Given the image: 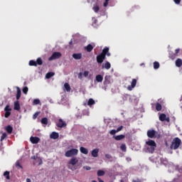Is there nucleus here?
Listing matches in <instances>:
<instances>
[{
  "label": "nucleus",
  "instance_id": "20e7f679",
  "mask_svg": "<svg viewBox=\"0 0 182 182\" xmlns=\"http://www.w3.org/2000/svg\"><path fill=\"white\" fill-rule=\"evenodd\" d=\"M62 56V53L60 52H55L52 55L48 58V60H55V59H59Z\"/></svg>",
  "mask_w": 182,
  "mask_h": 182
},
{
  "label": "nucleus",
  "instance_id": "2eb2a0df",
  "mask_svg": "<svg viewBox=\"0 0 182 182\" xmlns=\"http://www.w3.org/2000/svg\"><path fill=\"white\" fill-rule=\"evenodd\" d=\"M5 130L9 133V134H11L14 130V127L11 125H8L7 127H5Z\"/></svg>",
  "mask_w": 182,
  "mask_h": 182
},
{
  "label": "nucleus",
  "instance_id": "680f3d73",
  "mask_svg": "<svg viewBox=\"0 0 182 182\" xmlns=\"http://www.w3.org/2000/svg\"><path fill=\"white\" fill-rule=\"evenodd\" d=\"M73 41H72V40L69 42V45H73Z\"/></svg>",
  "mask_w": 182,
  "mask_h": 182
},
{
  "label": "nucleus",
  "instance_id": "58836bf2",
  "mask_svg": "<svg viewBox=\"0 0 182 182\" xmlns=\"http://www.w3.org/2000/svg\"><path fill=\"white\" fill-rule=\"evenodd\" d=\"M116 133H118L117 129H112V130L109 132V134H112V136H115L114 134H115Z\"/></svg>",
  "mask_w": 182,
  "mask_h": 182
},
{
  "label": "nucleus",
  "instance_id": "7ed1b4c3",
  "mask_svg": "<svg viewBox=\"0 0 182 182\" xmlns=\"http://www.w3.org/2000/svg\"><path fill=\"white\" fill-rule=\"evenodd\" d=\"M77 153H79V150L77 149H71L65 152V157H73V156H77Z\"/></svg>",
  "mask_w": 182,
  "mask_h": 182
},
{
  "label": "nucleus",
  "instance_id": "72a5a7b5",
  "mask_svg": "<svg viewBox=\"0 0 182 182\" xmlns=\"http://www.w3.org/2000/svg\"><path fill=\"white\" fill-rule=\"evenodd\" d=\"M160 68V63L159 62H154V69H159Z\"/></svg>",
  "mask_w": 182,
  "mask_h": 182
},
{
  "label": "nucleus",
  "instance_id": "de8ad7c7",
  "mask_svg": "<svg viewBox=\"0 0 182 182\" xmlns=\"http://www.w3.org/2000/svg\"><path fill=\"white\" fill-rule=\"evenodd\" d=\"M105 157H106V159H108V160H110V159H112V155H110L109 154H105Z\"/></svg>",
  "mask_w": 182,
  "mask_h": 182
},
{
  "label": "nucleus",
  "instance_id": "dca6fc26",
  "mask_svg": "<svg viewBox=\"0 0 182 182\" xmlns=\"http://www.w3.org/2000/svg\"><path fill=\"white\" fill-rule=\"evenodd\" d=\"M80 151H81V153H82V154H89V150H87V149L81 146L80 148Z\"/></svg>",
  "mask_w": 182,
  "mask_h": 182
},
{
  "label": "nucleus",
  "instance_id": "f8f14e48",
  "mask_svg": "<svg viewBox=\"0 0 182 182\" xmlns=\"http://www.w3.org/2000/svg\"><path fill=\"white\" fill-rule=\"evenodd\" d=\"M50 139H53V140H56V139H59V133L58 132H52L50 135Z\"/></svg>",
  "mask_w": 182,
  "mask_h": 182
},
{
  "label": "nucleus",
  "instance_id": "473e14b6",
  "mask_svg": "<svg viewBox=\"0 0 182 182\" xmlns=\"http://www.w3.org/2000/svg\"><path fill=\"white\" fill-rule=\"evenodd\" d=\"M29 65L30 66H37L36 61L33 60H30L29 61Z\"/></svg>",
  "mask_w": 182,
  "mask_h": 182
},
{
  "label": "nucleus",
  "instance_id": "7c9ffc66",
  "mask_svg": "<svg viewBox=\"0 0 182 182\" xmlns=\"http://www.w3.org/2000/svg\"><path fill=\"white\" fill-rule=\"evenodd\" d=\"M108 52H109V48L106 47L105 48L103 49L101 55H105V57L106 58V55Z\"/></svg>",
  "mask_w": 182,
  "mask_h": 182
},
{
  "label": "nucleus",
  "instance_id": "0e129e2a",
  "mask_svg": "<svg viewBox=\"0 0 182 182\" xmlns=\"http://www.w3.org/2000/svg\"><path fill=\"white\" fill-rule=\"evenodd\" d=\"M4 105V102L1 103V106H2Z\"/></svg>",
  "mask_w": 182,
  "mask_h": 182
},
{
  "label": "nucleus",
  "instance_id": "ddd939ff",
  "mask_svg": "<svg viewBox=\"0 0 182 182\" xmlns=\"http://www.w3.org/2000/svg\"><path fill=\"white\" fill-rule=\"evenodd\" d=\"M91 154L92 157H97L99 156V149H95L92 151Z\"/></svg>",
  "mask_w": 182,
  "mask_h": 182
},
{
  "label": "nucleus",
  "instance_id": "79ce46f5",
  "mask_svg": "<svg viewBox=\"0 0 182 182\" xmlns=\"http://www.w3.org/2000/svg\"><path fill=\"white\" fill-rule=\"evenodd\" d=\"M6 133H4L2 135H1V141H2L3 140H4L6 138Z\"/></svg>",
  "mask_w": 182,
  "mask_h": 182
},
{
  "label": "nucleus",
  "instance_id": "e433bc0d",
  "mask_svg": "<svg viewBox=\"0 0 182 182\" xmlns=\"http://www.w3.org/2000/svg\"><path fill=\"white\" fill-rule=\"evenodd\" d=\"M4 176H6V178L7 180H9V178H9V171H5L4 173Z\"/></svg>",
  "mask_w": 182,
  "mask_h": 182
},
{
  "label": "nucleus",
  "instance_id": "6e6d98bb",
  "mask_svg": "<svg viewBox=\"0 0 182 182\" xmlns=\"http://www.w3.org/2000/svg\"><path fill=\"white\" fill-rule=\"evenodd\" d=\"M165 120H166V122H168V123L170 122V118L169 117H167V118L166 117Z\"/></svg>",
  "mask_w": 182,
  "mask_h": 182
},
{
  "label": "nucleus",
  "instance_id": "39448f33",
  "mask_svg": "<svg viewBox=\"0 0 182 182\" xmlns=\"http://www.w3.org/2000/svg\"><path fill=\"white\" fill-rule=\"evenodd\" d=\"M157 134V132L154 129H149L147 131V136L149 139H154L156 137V134Z\"/></svg>",
  "mask_w": 182,
  "mask_h": 182
},
{
  "label": "nucleus",
  "instance_id": "393cba45",
  "mask_svg": "<svg viewBox=\"0 0 182 182\" xmlns=\"http://www.w3.org/2000/svg\"><path fill=\"white\" fill-rule=\"evenodd\" d=\"M53 76H55V73H48L46 75V79H50V77H52Z\"/></svg>",
  "mask_w": 182,
  "mask_h": 182
},
{
  "label": "nucleus",
  "instance_id": "1a4fd4ad",
  "mask_svg": "<svg viewBox=\"0 0 182 182\" xmlns=\"http://www.w3.org/2000/svg\"><path fill=\"white\" fill-rule=\"evenodd\" d=\"M30 141H31V143L33 144H38V143H39V141H41V139H39V137H38V136H31L30 138Z\"/></svg>",
  "mask_w": 182,
  "mask_h": 182
},
{
  "label": "nucleus",
  "instance_id": "e2e57ef3",
  "mask_svg": "<svg viewBox=\"0 0 182 182\" xmlns=\"http://www.w3.org/2000/svg\"><path fill=\"white\" fill-rule=\"evenodd\" d=\"M106 55L107 56H110V53L108 52Z\"/></svg>",
  "mask_w": 182,
  "mask_h": 182
},
{
  "label": "nucleus",
  "instance_id": "4be33fe9",
  "mask_svg": "<svg viewBox=\"0 0 182 182\" xmlns=\"http://www.w3.org/2000/svg\"><path fill=\"white\" fill-rule=\"evenodd\" d=\"M97 82H103V76L102 75H97L95 77Z\"/></svg>",
  "mask_w": 182,
  "mask_h": 182
},
{
  "label": "nucleus",
  "instance_id": "69168bd1",
  "mask_svg": "<svg viewBox=\"0 0 182 182\" xmlns=\"http://www.w3.org/2000/svg\"><path fill=\"white\" fill-rule=\"evenodd\" d=\"M41 164H42V163H39V166H41Z\"/></svg>",
  "mask_w": 182,
  "mask_h": 182
},
{
  "label": "nucleus",
  "instance_id": "a19ab883",
  "mask_svg": "<svg viewBox=\"0 0 182 182\" xmlns=\"http://www.w3.org/2000/svg\"><path fill=\"white\" fill-rule=\"evenodd\" d=\"M11 116V112H5L4 117L8 119Z\"/></svg>",
  "mask_w": 182,
  "mask_h": 182
},
{
  "label": "nucleus",
  "instance_id": "f257e3e1",
  "mask_svg": "<svg viewBox=\"0 0 182 182\" xmlns=\"http://www.w3.org/2000/svg\"><path fill=\"white\" fill-rule=\"evenodd\" d=\"M145 147L146 149V153H151L153 154L156 150V147H157V144H156V141L149 139V141H146Z\"/></svg>",
  "mask_w": 182,
  "mask_h": 182
},
{
  "label": "nucleus",
  "instance_id": "0eeeda50",
  "mask_svg": "<svg viewBox=\"0 0 182 182\" xmlns=\"http://www.w3.org/2000/svg\"><path fill=\"white\" fill-rule=\"evenodd\" d=\"M136 85H137V80L133 79L131 83V85L128 86V90H133L134 87H136Z\"/></svg>",
  "mask_w": 182,
  "mask_h": 182
},
{
  "label": "nucleus",
  "instance_id": "2f4dec72",
  "mask_svg": "<svg viewBox=\"0 0 182 182\" xmlns=\"http://www.w3.org/2000/svg\"><path fill=\"white\" fill-rule=\"evenodd\" d=\"M110 79V76L106 75L105 77V84L108 85L110 83V81L109 80Z\"/></svg>",
  "mask_w": 182,
  "mask_h": 182
},
{
  "label": "nucleus",
  "instance_id": "c9c22d12",
  "mask_svg": "<svg viewBox=\"0 0 182 182\" xmlns=\"http://www.w3.org/2000/svg\"><path fill=\"white\" fill-rule=\"evenodd\" d=\"M36 63H37V65H42L43 63V62L42 61V58H38L36 62Z\"/></svg>",
  "mask_w": 182,
  "mask_h": 182
},
{
  "label": "nucleus",
  "instance_id": "9b49d317",
  "mask_svg": "<svg viewBox=\"0 0 182 182\" xmlns=\"http://www.w3.org/2000/svg\"><path fill=\"white\" fill-rule=\"evenodd\" d=\"M113 139H114L115 140H117V141H119V140H123V139H124V137H126L125 135L121 134V135H114Z\"/></svg>",
  "mask_w": 182,
  "mask_h": 182
},
{
  "label": "nucleus",
  "instance_id": "9d476101",
  "mask_svg": "<svg viewBox=\"0 0 182 182\" xmlns=\"http://www.w3.org/2000/svg\"><path fill=\"white\" fill-rule=\"evenodd\" d=\"M79 160H77V157H73L69 161L68 164H71V166H76Z\"/></svg>",
  "mask_w": 182,
  "mask_h": 182
},
{
  "label": "nucleus",
  "instance_id": "6ab92c4d",
  "mask_svg": "<svg viewBox=\"0 0 182 182\" xmlns=\"http://www.w3.org/2000/svg\"><path fill=\"white\" fill-rule=\"evenodd\" d=\"M176 66H177V68H181L182 66V60L180 58H178L176 60Z\"/></svg>",
  "mask_w": 182,
  "mask_h": 182
},
{
  "label": "nucleus",
  "instance_id": "b1692460",
  "mask_svg": "<svg viewBox=\"0 0 182 182\" xmlns=\"http://www.w3.org/2000/svg\"><path fill=\"white\" fill-rule=\"evenodd\" d=\"M166 114H161L159 115V120H161V122H165L166 121Z\"/></svg>",
  "mask_w": 182,
  "mask_h": 182
},
{
  "label": "nucleus",
  "instance_id": "4c0bfd02",
  "mask_svg": "<svg viewBox=\"0 0 182 182\" xmlns=\"http://www.w3.org/2000/svg\"><path fill=\"white\" fill-rule=\"evenodd\" d=\"M41 103V100L39 99H35L33 102V105H39Z\"/></svg>",
  "mask_w": 182,
  "mask_h": 182
},
{
  "label": "nucleus",
  "instance_id": "bb28decb",
  "mask_svg": "<svg viewBox=\"0 0 182 182\" xmlns=\"http://www.w3.org/2000/svg\"><path fill=\"white\" fill-rule=\"evenodd\" d=\"M15 166H16V167L17 168H23V167L22 166V165H21V161L20 160H18V161H17L16 162V164H15Z\"/></svg>",
  "mask_w": 182,
  "mask_h": 182
},
{
  "label": "nucleus",
  "instance_id": "f704fd0d",
  "mask_svg": "<svg viewBox=\"0 0 182 182\" xmlns=\"http://www.w3.org/2000/svg\"><path fill=\"white\" fill-rule=\"evenodd\" d=\"M42 124H48V118L44 117L41 119Z\"/></svg>",
  "mask_w": 182,
  "mask_h": 182
},
{
  "label": "nucleus",
  "instance_id": "ea45409f",
  "mask_svg": "<svg viewBox=\"0 0 182 182\" xmlns=\"http://www.w3.org/2000/svg\"><path fill=\"white\" fill-rule=\"evenodd\" d=\"M28 87H24L23 88V92L24 93V95H27L28 94Z\"/></svg>",
  "mask_w": 182,
  "mask_h": 182
},
{
  "label": "nucleus",
  "instance_id": "c03bdc74",
  "mask_svg": "<svg viewBox=\"0 0 182 182\" xmlns=\"http://www.w3.org/2000/svg\"><path fill=\"white\" fill-rule=\"evenodd\" d=\"M11 108L9 107V105H6V107L4 108L5 112H11Z\"/></svg>",
  "mask_w": 182,
  "mask_h": 182
},
{
  "label": "nucleus",
  "instance_id": "5fc2aeb1",
  "mask_svg": "<svg viewBox=\"0 0 182 182\" xmlns=\"http://www.w3.org/2000/svg\"><path fill=\"white\" fill-rule=\"evenodd\" d=\"M132 182H141V180L137 178L136 180H132Z\"/></svg>",
  "mask_w": 182,
  "mask_h": 182
},
{
  "label": "nucleus",
  "instance_id": "a211bd4d",
  "mask_svg": "<svg viewBox=\"0 0 182 182\" xmlns=\"http://www.w3.org/2000/svg\"><path fill=\"white\" fill-rule=\"evenodd\" d=\"M92 9L95 12H96V14H97V12H99V11L100 10V7H99V4H97V3H96L93 7Z\"/></svg>",
  "mask_w": 182,
  "mask_h": 182
},
{
  "label": "nucleus",
  "instance_id": "5701e85b",
  "mask_svg": "<svg viewBox=\"0 0 182 182\" xmlns=\"http://www.w3.org/2000/svg\"><path fill=\"white\" fill-rule=\"evenodd\" d=\"M16 89H17L16 100H19V99H21V88H19V87H17Z\"/></svg>",
  "mask_w": 182,
  "mask_h": 182
},
{
  "label": "nucleus",
  "instance_id": "603ef678",
  "mask_svg": "<svg viewBox=\"0 0 182 182\" xmlns=\"http://www.w3.org/2000/svg\"><path fill=\"white\" fill-rule=\"evenodd\" d=\"M175 4H176L177 5H178L180 4V2H181V0H173Z\"/></svg>",
  "mask_w": 182,
  "mask_h": 182
},
{
  "label": "nucleus",
  "instance_id": "09e8293b",
  "mask_svg": "<svg viewBox=\"0 0 182 182\" xmlns=\"http://www.w3.org/2000/svg\"><path fill=\"white\" fill-rule=\"evenodd\" d=\"M123 126H120L117 129V132L119 133V132H122L123 130Z\"/></svg>",
  "mask_w": 182,
  "mask_h": 182
},
{
  "label": "nucleus",
  "instance_id": "338daca9",
  "mask_svg": "<svg viewBox=\"0 0 182 182\" xmlns=\"http://www.w3.org/2000/svg\"><path fill=\"white\" fill-rule=\"evenodd\" d=\"M128 160H132L131 159H128Z\"/></svg>",
  "mask_w": 182,
  "mask_h": 182
},
{
  "label": "nucleus",
  "instance_id": "37998d69",
  "mask_svg": "<svg viewBox=\"0 0 182 182\" xmlns=\"http://www.w3.org/2000/svg\"><path fill=\"white\" fill-rule=\"evenodd\" d=\"M121 150H122V151H126V145L125 144H122L120 146Z\"/></svg>",
  "mask_w": 182,
  "mask_h": 182
},
{
  "label": "nucleus",
  "instance_id": "6e6552de",
  "mask_svg": "<svg viewBox=\"0 0 182 182\" xmlns=\"http://www.w3.org/2000/svg\"><path fill=\"white\" fill-rule=\"evenodd\" d=\"M57 126L60 127V129H62L63 127H66L67 124L66 122L63 121L62 119H58V123L57 124Z\"/></svg>",
  "mask_w": 182,
  "mask_h": 182
},
{
  "label": "nucleus",
  "instance_id": "a878e982",
  "mask_svg": "<svg viewBox=\"0 0 182 182\" xmlns=\"http://www.w3.org/2000/svg\"><path fill=\"white\" fill-rule=\"evenodd\" d=\"M64 87L67 92H70V85H69V83L65 82L64 84Z\"/></svg>",
  "mask_w": 182,
  "mask_h": 182
},
{
  "label": "nucleus",
  "instance_id": "423d86ee",
  "mask_svg": "<svg viewBox=\"0 0 182 182\" xmlns=\"http://www.w3.org/2000/svg\"><path fill=\"white\" fill-rule=\"evenodd\" d=\"M105 59H106V57L103 54H100L97 56V62L100 65L103 63Z\"/></svg>",
  "mask_w": 182,
  "mask_h": 182
},
{
  "label": "nucleus",
  "instance_id": "aec40b11",
  "mask_svg": "<svg viewBox=\"0 0 182 182\" xmlns=\"http://www.w3.org/2000/svg\"><path fill=\"white\" fill-rule=\"evenodd\" d=\"M111 65L110 63L107 62L106 63L102 64V69H110Z\"/></svg>",
  "mask_w": 182,
  "mask_h": 182
},
{
  "label": "nucleus",
  "instance_id": "f3484780",
  "mask_svg": "<svg viewBox=\"0 0 182 182\" xmlns=\"http://www.w3.org/2000/svg\"><path fill=\"white\" fill-rule=\"evenodd\" d=\"M14 110H21V105H19V101L14 102Z\"/></svg>",
  "mask_w": 182,
  "mask_h": 182
},
{
  "label": "nucleus",
  "instance_id": "3c124183",
  "mask_svg": "<svg viewBox=\"0 0 182 182\" xmlns=\"http://www.w3.org/2000/svg\"><path fill=\"white\" fill-rule=\"evenodd\" d=\"M107 5H109V1L105 0V2L104 3V6L106 7L107 6Z\"/></svg>",
  "mask_w": 182,
  "mask_h": 182
},
{
  "label": "nucleus",
  "instance_id": "4468645a",
  "mask_svg": "<svg viewBox=\"0 0 182 182\" xmlns=\"http://www.w3.org/2000/svg\"><path fill=\"white\" fill-rule=\"evenodd\" d=\"M73 58L77 60H79L82 59V53H74L73 54Z\"/></svg>",
  "mask_w": 182,
  "mask_h": 182
},
{
  "label": "nucleus",
  "instance_id": "a18cd8bd",
  "mask_svg": "<svg viewBox=\"0 0 182 182\" xmlns=\"http://www.w3.org/2000/svg\"><path fill=\"white\" fill-rule=\"evenodd\" d=\"M83 76L85 77H87L89 76V71H85L83 73Z\"/></svg>",
  "mask_w": 182,
  "mask_h": 182
},
{
  "label": "nucleus",
  "instance_id": "13d9d810",
  "mask_svg": "<svg viewBox=\"0 0 182 182\" xmlns=\"http://www.w3.org/2000/svg\"><path fill=\"white\" fill-rule=\"evenodd\" d=\"M37 158H38V157H36V156H33L31 157V159H32L33 160H36Z\"/></svg>",
  "mask_w": 182,
  "mask_h": 182
},
{
  "label": "nucleus",
  "instance_id": "c85d7f7f",
  "mask_svg": "<svg viewBox=\"0 0 182 182\" xmlns=\"http://www.w3.org/2000/svg\"><path fill=\"white\" fill-rule=\"evenodd\" d=\"M105 171L102 170H99V171H97V173L98 177H102V176H105Z\"/></svg>",
  "mask_w": 182,
  "mask_h": 182
},
{
  "label": "nucleus",
  "instance_id": "8fccbe9b",
  "mask_svg": "<svg viewBox=\"0 0 182 182\" xmlns=\"http://www.w3.org/2000/svg\"><path fill=\"white\" fill-rule=\"evenodd\" d=\"M82 77H83V73H80L78 74V78H79V79H82Z\"/></svg>",
  "mask_w": 182,
  "mask_h": 182
},
{
  "label": "nucleus",
  "instance_id": "bf43d9fd",
  "mask_svg": "<svg viewBox=\"0 0 182 182\" xmlns=\"http://www.w3.org/2000/svg\"><path fill=\"white\" fill-rule=\"evenodd\" d=\"M98 181H99V182H105V181H103V180H102V178H98Z\"/></svg>",
  "mask_w": 182,
  "mask_h": 182
},
{
  "label": "nucleus",
  "instance_id": "864d4df0",
  "mask_svg": "<svg viewBox=\"0 0 182 182\" xmlns=\"http://www.w3.org/2000/svg\"><path fill=\"white\" fill-rule=\"evenodd\" d=\"M83 168H85V170H91L92 168H90V166H84Z\"/></svg>",
  "mask_w": 182,
  "mask_h": 182
},
{
  "label": "nucleus",
  "instance_id": "cd10ccee",
  "mask_svg": "<svg viewBox=\"0 0 182 182\" xmlns=\"http://www.w3.org/2000/svg\"><path fill=\"white\" fill-rule=\"evenodd\" d=\"M161 109H162L161 104L157 102L156 105V110H157V112H160Z\"/></svg>",
  "mask_w": 182,
  "mask_h": 182
},
{
  "label": "nucleus",
  "instance_id": "4d7b16f0",
  "mask_svg": "<svg viewBox=\"0 0 182 182\" xmlns=\"http://www.w3.org/2000/svg\"><path fill=\"white\" fill-rule=\"evenodd\" d=\"M178 52H180V49L179 48L176 50V55H177V53H178Z\"/></svg>",
  "mask_w": 182,
  "mask_h": 182
},
{
  "label": "nucleus",
  "instance_id": "774afa93",
  "mask_svg": "<svg viewBox=\"0 0 182 182\" xmlns=\"http://www.w3.org/2000/svg\"><path fill=\"white\" fill-rule=\"evenodd\" d=\"M107 1H110V0H107Z\"/></svg>",
  "mask_w": 182,
  "mask_h": 182
},
{
  "label": "nucleus",
  "instance_id": "052dcab7",
  "mask_svg": "<svg viewBox=\"0 0 182 182\" xmlns=\"http://www.w3.org/2000/svg\"><path fill=\"white\" fill-rule=\"evenodd\" d=\"M26 182H31V178H26Z\"/></svg>",
  "mask_w": 182,
  "mask_h": 182
},
{
  "label": "nucleus",
  "instance_id": "49530a36",
  "mask_svg": "<svg viewBox=\"0 0 182 182\" xmlns=\"http://www.w3.org/2000/svg\"><path fill=\"white\" fill-rule=\"evenodd\" d=\"M38 116H39V112H36V113L33 115V119L35 120V119H36V117H38Z\"/></svg>",
  "mask_w": 182,
  "mask_h": 182
},
{
  "label": "nucleus",
  "instance_id": "412c9836",
  "mask_svg": "<svg viewBox=\"0 0 182 182\" xmlns=\"http://www.w3.org/2000/svg\"><path fill=\"white\" fill-rule=\"evenodd\" d=\"M85 49L87 52H91L93 50V46H92V44H88L87 46L85 47Z\"/></svg>",
  "mask_w": 182,
  "mask_h": 182
},
{
  "label": "nucleus",
  "instance_id": "f03ea898",
  "mask_svg": "<svg viewBox=\"0 0 182 182\" xmlns=\"http://www.w3.org/2000/svg\"><path fill=\"white\" fill-rule=\"evenodd\" d=\"M180 144H181V139H180V138H175L170 147L171 149L177 150V149L180 147Z\"/></svg>",
  "mask_w": 182,
  "mask_h": 182
},
{
  "label": "nucleus",
  "instance_id": "c756f323",
  "mask_svg": "<svg viewBox=\"0 0 182 182\" xmlns=\"http://www.w3.org/2000/svg\"><path fill=\"white\" fill-rule=\"evenodd\" d=\"M95 100L90 98L88 100L87 105H88V106H93V105H95Z\"/></svg>",
  "mask_w": 182,
  "mask_h": 182
}]
</instances>
